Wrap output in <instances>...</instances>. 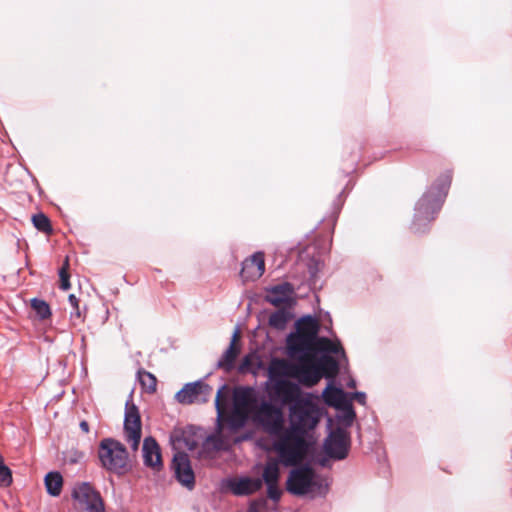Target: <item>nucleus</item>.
Returning <instances> with one entry per match:
<instances>
[{
    "label": "nucleus",
    "instance_id": "obj_7",
    "mask_svg": "<svg viewBox=\"0 0 512 512\" xmlns=\"http://www.w3.org/2000/svg\"><path fill=\"white\" fill-rule=\"evenodd\" d=\"M320 486L315 471L308 465L294 468L289 472L286 481V490L292 495L303 496Z\"/></svg>",
    "mask_w": 512,
    "mask_h": 512
},
{
    "label": "nucleus",
    "instance_id": "obj_2",
    "mask_svg": "<svg viewBox=\"0 0 512 512\" xmlns=\"http://www.w3.org/2000/svg\"><path fill=\"white\" fill-rule=\"evenodd\" d=\"M306 435L290 425L283 427L281 433L273 435L276 438L274 449L286 466L297 465L306 457L309 448Z\"/></svg>",
    "mask_w": 512,
    "mask_h": 512
},
{
    "label": "nucleus",
    "instance_id": "obj_1",
    "mask_svg": "<svg viewBox=\"0 0 512 512\" xmlns=\"http://www.w3.org/2000/svg\"><path fill=\"white\" fill-rule=\"evenodd\" d=\"M230 391L228 386L223 385L216 394L215 408L217 411V422L221 427L226 424L231 430L242 428L249 417L253 415L257 405L254 390L250 387H240L233 393V409L227 410Z\"/></svg>",
    "mask_w": 512,
    "mask_h": 512
},
{
    "label": "nucleus",
    "instance_id": "obj_29",
    "mask_svg": "<svg viewBox=\"0 0 512 512\" xmlns=\"http://www.w3.org/2000/svg\"><path fill=\"white\" fill-rule=\"evenodd\" d=\"M316 352H330L334 354L343 353L344 349L339 342H333L329 338L321 337L318 340Z\"/></svg>",
    "mask_w": 512,
    "mask_h": 512
},
{
    "label": "nucleus",
    "instance_id": "obj_26",
    "mask_svg": "<svg viewBox=\"0 0 512 512\" xmlns=\"http://www.w3.org/2000/svg\"><path fill=\"white\" fill-rule=\"evenodd\" d=\"M279 478H280L279 463L274 459L268 460L263 469L262 479H261L262 483L265 482V484H278Z\"/></svg>",
    "mask_w": 512,
    "mask_h": 512
},
{
    "label": "nucleus",
    "instance_id": "obj_5",
    "mask_svg": "<svg viewBox=\"0 0 512 512\" xmlns=\"http://www.w3.org/2000/svg\"><path fill=\"white\" fill-rule=\"evenodd\" d=\"M252 419L271 436L281 433L285 424L282 408L265 400L255 407Z\"/></svg>",
    "mask_w": 512,
    "mask_h": 512
},
{
    "label": "nucleus",
    "instance_id": "obj_23",
    "mask_svg": "<svg viewBox=\"0 0 512 512\" xmlns=\"http://www.w3.org/2000/svg\"><path fill=\"white\" fill-rule=\"evenodd\" d=\"M319 328L318 321L311 316L303 317L296 322V331L315 343L321 338L318 337Z\"/></svg>",
    "mask_w": 512,
    "mask_h": 512
},
{
    "label": "nucleus",
    "instance_id": "obj_3",
    "mask_svg": "<svg viewBox=\"0 0 512 512\" xmlns=\"http://www.w3.org/2000/svg\"><path fill=\"white\" fill-rule=\"evenodd\" d=\"M98 457L103 468L117 475L129 470V456L125 446L113 439L104 438L98 448Z\"/></svg>",
    "mask_w": 512,
    "mask_h": 512
},
{
    "label": "nucleus",
    "instance_id": "obj_28",
    "mask_svg": "<svg viewBox=\"0 0 512 512\" xmlns=\"http://www.w3.org/2000/svg\"><path fill=\"white\" fill-rule=\"evenodd\" d=\"M138 379L143 390H145L147 393L152 394L156 392L157 378L152 373L141 369L138 371Z\"/></svg>",
    "mask_w": 512,
    "mask_h": 512
},
{
    "label": "nucleus",
    "instance_id": "obj_30",
    "mask_svg": "<svg viewBox=\"0 0 512 512\" xmlns=\"http://www.w3.org/2000/svg\"><path fill=\"white\" fill-rule=\"evenodd\" d=\"M32 223L34 227L46 235H50L53 232L50 219L44 213H37L32 216Z\"/></svg>",
    "mask_w": 512,
    "mask_h": 512
},
{
    "label": "nucleus",
    "instance_id": "obj_37",
    "mask_svg": "<svg viewBox=\"0 0 512 512\" xmlns=\"http://www.w3.org/2000/svg\"><path fill=\"white\" fill-rule=\"evenodd\" d=\"M68 301L73 308V311L71 312V319L76 318L78 320H82V315L79 308V299L74 294H70Z\"/></svg>",
    "mask_w": 512,
    "mask_h": 512
},
{
    "label": "nucleus",
    "instance_id": "obj_12",
    "mask_svg": "<svg viewBox=\"0 0 512 512\" xmlns=\"http://www.w3.org/2000/svg\"><path fill=\"white\" fill-rule=\"evenodd\" d=\"M172 468L178 482L192 490L195 486V474L189 456L183 451L176 452L173 457Z\"/></svg>",
    "mask_w": 512,
    "mask_h": 512
},
{
    "label": "nucleus",
    "instance_id": "obj_21",
    "mask_svg": "<svg viewBox=\"0 0 512 512\" xmlns=\"http://www.w3.org/2000/svg\"><path fill=\"white\" fill-rule=\"evenodd\" d=\"M292 294V285L289 283H283L272 287L268 291L266 299L273 306L280 307L290 303Z\"/></svg>",
    "mask_w": 512,
    "mask_h": 512
},
{
    "label": "nucleus",
    "instance_id": "obj_40",
    "mask_svg": "<svg viewBox=\"0 0 512 512\" xmlns=\"http://www.w3.org/2000/svg\"><path fill=\"white\" fill-rule=\"evenodd\" d=\"M353 399L356 400L361 405H365L366 403V395L363 392H355L353 394Z\"/></svg>",
    "mask_w": 512,
    "mask_h": 512
},
{
    "label": "nucleus",
    "instance_id": "obj_9",
    "mask_svg": "<svg viewBox=\"0 0 512 512\" xmlns=\"http://www.w3.org/2000/svg\"><path fill=\"white\" fill-rule=\"evenodd\" d=\"M268 392L272 399L279 401L282 405L289 407L298 403L305 395L300 386L290 380L275 381L268 386Z\"/></svg>",
    "mask_w": 512,
    "mask_h": 512
},
{
    "label": "nucleus",
    "instance_id": "obj_34",
    "mask_svg": "<svg viewBox=\"0 0 512 512\" xmlns=\"http://www.w3.org/2000/svg\"><path fill=\"white\" fill-rule=\"evenodd\" d=\"M12 483L11 470L4 464L2 456H0V486L7 487Z\"/></svg>",
    "mask_w": 512,
    "mask_h": 512
},
{
    "label": "nucleus",
    "instance_id": "obj_35",
    "mask_svg": "<svg viewBox=\"0 0 512 512\" xmlns=\"http://www.w3.org/2000/svg\"><path fill=\"white\" fill-rule=\"evenodd\" d=\"M254 365V355L253 354H247L244 356V358L241 360L238 371L239 373H247L252 370Z\"/></svg>",
    "mask_w": 512,
    "mask_h": 512
},
{
    "label": "nucleus",
    "instance_id": "obj_14",
    "mask_svg": "<svg viewBox=\"0 0 512 512\" xmlns=\"http://www.w3.org/2000/svg\"><path fill=\"white\" fill-rule=\"evenodd\" d=\"M318 341L315 343L297 331L291 333L286 340L287 351L290 357L298 358L302 355H313L316 353Z\"/></svg>",
    "mask_w": 512,
    "mask_h": 512
},
{
    "label": "nucleus",
    "instance_id": "obj_15",
    "mask_svg": "<svg viewBox=\"0 0 512 512\" xmlns=\"http://www.w3.org/2000/svg\"><path fill=\"white\" fill-rule=\"evenodd\" d=\"M265 271L264 253L256 252L242 263L240 276L244 281H255Z\"/></svg>",
    "mask_w": 512,
    "mask_h": 512
},
{
    "label": "nucleus",
    "instance_id": "obj_36",
    "mask_svg": "<svg viewBox=\"0 0 512 512\" xmlns=\"http://www.w3.org/2000/svg\"><path fill=\"white\" fill-rule=\"evenodd\" d=\"M248 512H267V500L263 497L253 500Z\"/></svg>",
    "mask_w": 512,
    "mask_h": 512
},
{
    "label": "nucleus",
    "instance_id": "obj_6",
    "mask_svg": "<svg viewBox=\"0 0 512 512\" xmlns=\"http://www.w3.org/2000/svg\"><path fill=\"white\" fill-rule=\"evenodd\" d=\"M71 496L78 512H106L100 492L89 482L76 483Z\"/></svg>",
    "mask_w": 512,
    "mask_h": 512
},
{
    "label": "nucleus",
    "instance_id": "obj_17",
    "mask_svg": "<svg viewBox=\"0 0 512 512\" xmlns=\"http://www.w3.org/2000/svg\"><path fill=\"white\" fill-rule=\"evenodd\" d=\"M227 487L236 496H248L262 488V480L250 477L234 478L228 481Z\"/></svg>",
    "mask_w": 512,
    "mask_h": 512
},
{
    "label": "nucleus",
    "instance_id": "obj_33",
    "mask_svg": "<svg viewBox=\"0 0 512 512\" xmlns=\"http://www.w3.org/2000/svg\"><path fill=\"white\" fill-rule=\"evenodd\" d=\"M69 258L66 257L62 267L59 270V278H60V289L68 290L71 287L70 284V274H69Z\"/></svg>",
    "mask_w": 512,
    "mask_h": 512
},
{
    "label": "nucleus",
    "instance_id": "obj_13",
    "mask_svg": "<svg viewBox=\"0 0 512 512\" xmlns=\"http://www.w3.org/2000/svg\"><path fill=\"white\" fill-rule=\"evenodd\" d=\"M296 368L295 379L307 387L316 385L321 379V373L313 355H302Z\"/></svg>",
    "mask_w": 512,
    "mask_h": 512
},
{
    "label": "nucleus",
    "instance_id": "obj_19",
    "mask_svg": "<svg viewBox=\"0 0 512 512\" xmlns=\"http://www.w3.org/2000/svg\"><path fill=\"white\" fill-rule=\"evenodd\" d=\"M172 441L175 449H188L193 451L198 447L199 438L193 427L176 430L172 435Z\"/></svg>",
    "mask_w": 512,
    "mask_h": 512
},
{
    "label": "nucleus",
    "instance_id": "obj_10",
    "mask_svg": "<svg viewBox=\"0 0 512 512\" xmlns=\"http://www.w3.org/2000/svg\"><path fill=\"white\" fill-rule=\"evenodd\" d=\"M350 447V436L348 432L337 427L328 435L324 442L325 453L333 459L342 460L347 457Z\"/></svg>",
    "mask_w": 512,
    "mask_h": 512
},
{
    "label": "nucleus",
    "instance_id": "obj_11",
    "mask_svg": "<svg viewBox=\"0 0 512 512\" xmlns=\"http://www.w3.org/2000/svg\"><path fill=\"white\" fill-rule=\"evenodd\" d=\"M212 394V387L202 382L188 383L176 393V399L182 404L205 403Z\"/></svg>",
    "mask_w": 512,
    "mask_h": 512
},
{
    "label": "nucleus",
    "instance_id": "obj_38",
    "mask_svg": "<svg viewBox=\"0 0 512 512\" xmlns=\"http://www.w3.org/2000/svg\"><path fill=\"white\" fill-rule=\"evenodd\" d=\"M267 486V497L274 502H278L282 496V491L278 484H266Z\"/></svg>",
    "mask_w": 512,
    "mask_h": 512
},
{
    "label": "nucleus",
    "instance_id": "obj_18",
    "mask_svg": "<svg viewBox=\"0 0 512 512\" xmlns=\"http://www.w3.org/2000/svg\"><path fill=\"white\" fill-rule=\"evenodd\" d=\"M240 352V332L236 330L231 338L229 347L226 349L222 357L219 359L217 367L219 369L224 370L225 372H231L234 369L235 361L239 356Z\"/></svg>",
    "mask_w": 512,
    "mask_h": 512
},
{
    "label": "nucleus",
    "instance_id": "obj_4",
    "mask_svg": "<svg viewBox=\"0 0 512 512\" xmlns=\"http://www.w3.org/2000/svg\"><path fill=\"white\" fill-rule=\"evenodd\" d=\"M321 419V411L310 394L289 407V425L306 434L313 430Z\"/></svg>",
    "mask_w": 512,
    "mask_h": 512
},
{
    "label": "nucleus",
    "instance_id": "obj_42",
    "mask_svg": "<svg viewBox=\"0 0 512 512\" xmlns=\"http://www.w3.org/2000/svg\"><path fill=\"white\" fill-rule=\"evenodd\" d=\"M83 457V453L75 451L73 457L69 459L71 463H76L80 458Z\"/></svg>",
    "mask_w": 512,
    "mask_h": 512
},
{
    "label": "nucleus",
    "instance_id": "obj_20",
    "mask_svg": "<svg viewBox=\"0 0 512 512\" xmlns=\"http://www.w3.org/2000/svg\"><path fill=\"white\" fill-rule=\"evenodd\" d=\"M143 459L144 464L153 469L159 470L163 466L160 447L156 440L152 437H147L144 439Z\"/></svg>",
    "mask_w": 512,
    "mask_h": 512
},
{
    "label": "nucleus",
    "instance_id": "obj_22",
    "mask_svg": "<svg viewBox=\"0 0 512 512\" xmlns=\"http://www.w3.org/2000/svg\"><path fill=\"white\" fill-rule=\"evenodd\" d=\"M324 402L331 407L340 409L342 407H349V401L346 399L345 392L337 387L329 385L322 393Z\"/></svg>",
    "mask_w": 512,
    "mask_h": 512
},
{
    "label": "nucleus",
    "instance_id": "obj_32",
    "mask_svg": "<svg viewBox=\"0 0 512 512\" xmlns=\"http://www.w3.org/2000/svg\"><path fill=\"white\" fill-rule=\"evenodd\" d=\"M288 320H289V314L285 309L277 310L269 316L270 326L277 328V329L285 328Z\"/></svg>",
    "mask_w": 512,
    "mask_h": 512
},
{
    "label": "nucleus",
    "instance_id": "obj_27",
    "mask_svg": "<svg viewBox=\"0 0 512 512\" xmlns=\"http://www.w3.org/2000/svg\"><path fill=\"white\" fill-rule=\"evenodd\" d=\"M47 492L57 497L61 494L63 487V478L59 472H49L44 479Z\"/></svg>",
    "mask_w": 512,
    "mask_h": 512
},
{
    "label": "nucleus",
    "instance_id": "obj_24",
    "mask_svg": "<svg viewBox=\"0 0 512 512\" xmlns=\"http://www.w3.org/2000/svg\"><path fill=\"white\" fill-rule=\"evenodd\" d=\"M316 364L321 373V378L323 376L326 378H335L339 372V364L332 356H322L316 361Z\"/></svg>",
    "mask_w": 512,
    "mask_h": 512
},
{
    "label": "nucleus",
    "instance_id": "obj_8",
    "mask_svg": "<svg viewBox=\"0 0 512 512\" xmlns=\"http://www.w3.org/2000/svg\"><path fill=\"white\" fill-rule=\"evenodd\" d=\"M124 432L126 441L136 451L141 440L142 424L140 412L132 400L125 405Z\"/></svg>",
    "mask_w": 512,
    "mask_h": 512
},
{
    "label": "nucleus",
    "instance_id": "obj_16",
    "mask_svg": "<svg viewBox=\"0 0 512 512\" xmlns=\"http://www.w3.org/2000/svg\"><path fill=\"white\" fill-rule=\"evenodd\" d=\"M296 366L297 364L285 359H272L267 370L270 383L287 381L288 379H285V377L295 378Z\"/></svg>",
    "mask_w": 512,
    "mask_h": 512
},
{
    "label": "nucleus",
    "instance_id": "obj_31",
    "mask_svg": "<svg viewBox=\"0 0 512 512\" xmlns=\"http://www.w3.org/2000/svg\"><path fill=\"white\" fill-rule=\"evenodd\" d=\"M31 307L41 320H46L51 317V309L46 301L38 298H33L31 300Z\"/></svg>",
    "mask_w": 512,
    "mask_h": 512
},
{
    "label": "nucleus",
    "instance_id": "obj_39",
    "mask_svg": "<svg viewBox=\"0 0 512 512\" xmlns=\"http://www.w3.org/2000/svg\"><path fill=\"white\" fill-rule=\"evenodd\" d=\"M342 410L345 411L344 420L347 423V425H350L354 418H355V412L352 408V404L349 402V407H342Z\"/></svg>",
    "mask_w": 512,
    "mask_h": 512
},
{
    "label": "nucleus",
    "instance_id": "obj_41",
    "mask_svg": "<svg viewBox=\"0 0 512 512\" xmlns=\"http://www.w3.org/2000/svg\"><path fill=\"white\" fill-rule=\"evenodd\" d=\"M79 427H80L81 431L85 434L89 433V431H90L89 423L86 420H82L79 424Z\"/></svg>",
    "mask_w": 512,
    "mask_h": 512
},
{
    "label": "nucleus",
    "instance_id": "obj_25",
    "mask_svg": "<svg viewBox=\"0 0 512 512\" xmlns=\"http://www.w3.org/2000/svg\"><path fill=\"white\" fill-rule=\"evenodd\" d=\"M439 209L438 203L435 200H432L429 194H424L416 205L417 215L418 217H423L428 219L429 216H433L437 210ZM433 217H431L432 219Z\"/></svg>",
    "mask_w": 512,
    "mask_h": 512
}]
</instances>
